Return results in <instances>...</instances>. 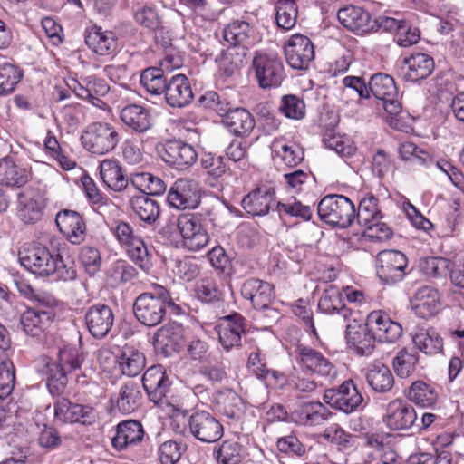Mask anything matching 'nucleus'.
<instances>
[{"label": "nucleus", "mask_w": 464, "mask_h": 464, "mask_svg": "<svg viewBox=\"0 0 464 464\" xmlns=\"http://www.w3.org/2000/svg\"><path fill=\"white\" fill-rule=\"evenodd\" d=\"M18 256L21 265L36 276H54L56 279L63 281L73 280L76 277L73 266L65 265L58 253H53L40 244L23 247Z\"/></svg>", "instance_id": "1"}, {"label": "nucleus", "mask_w": 464, "mask_h": 464, "mask_svg": "<svg viewBox=\"0 0 464 464\" xmlns=\"http://www.w3.org/2000/svg\"><path fill=\"white\" fill-rule=\"evenodd\" d=\"M167 306L176 307L169 292L161 285L155 287V292L140 295L133 304L136 319L148 327L160 324L166 316Z\"/></svg>", "instance_id": "2"}, {"label": "nucleus", "mask_w": 464, "mask_h": 464, "mask_svg": "<svg viewBox=\"0 0 464 464\" xmlns=\"http://www.w3.org/2000/svg\"><path fill=\"white\" fill-rule=\"evenodd\" d=\"M317 213L321 220L341 228H346L355 221L354 204L339 194L324 196L318 203Z\"/></svg>", "instance_id": "3"}, {"label": "nucleus", "mask_w": 464, "mask_h": 464, "mask_svg": "<svg viewBox=\"0 0 464 464\" xmlns=\"http://www.w3.org/2000/svg\"><path fill=\"white\" fill-rule=\"evenodd\" d=\"M120 138L117 129L111 123L94 121L82 130L81 142L89 152L104 155L116 148Z\"/></svg>", "instance_id": "4"}, {"label": "nucleus", "mask_w": 464, "mask_h": 464, "mask_svg": "<svg viewBox=\"0 0 464 464\" xmlns=\"http://www.w3.org/2000/svg\"><path fill=\"white\" fill-rule=\"evenodd\" d=\"M112 231L120 244L126 247L129 257L142 270L149 271L152 266L151 255L133 227L125 221H119Z\"/></svg>", "instance_id": "5"}, {"label": "nucleus", "mask_w": 464, "mask_h": 464, "mask_svg": "<svg viewBox=\"0 0 464 464\" xmlns=\"http://www.w3.org/2000/svg\"><path fill=\"white\" fill-rule=\"evenodd\" d=\"M295 362L304 373L314 374L332 381L337 371L334 363L321 352L304 344H298L295 349Z\"/></svg>", "instance_id": "6"}, {"label": "nucleus", "mask_w": 464, "mask_h": 464, "mask_svg": "<svg viewBox=\"0 0 464 464\" xmlns=\"http://www.w3.org/2000/svg\"><path fill=\"white\" fill-rule=\"evenodd\" d=\"M255 75L260 88H278L285 79L283 62L276 55L257 53L253 59Z\"/></svg>", "instance_id": "7"}, {"label": "nucleus", "mask_w": 464, "mask_h": 464, "mask_svg": "<svg viewBox=\"0 0 464 464\" xmlns=\"http://www.w3.org/2000/svg\"><path fill=\"white\" fill-rule=\"evenodd\" d=\"M161 160L178 170H186L198 160L195 148L181 140H169L157 146Z\"/></svg>", "instance_id": "8"}, {"label": "nucleus", "mask_w": 464, "mask_h": 464, "mask_svg": "<svg viewBox=\"0 0 464 464\" xmlns=\"http://www.w3.org/2000/svg\"><path fill=\"white\" fill-rule=\"evenodd\" d=\"M324 401L344 413H352L362 403L363 397L357 385L352 380H347L336 389L326 390Z\"/></svg>", "instance_id": "9"}, {"label": "nucleus", "mask_w": 464, "mask_h": 464, "mask_svg": "<svg viewBox=\"0 0 464 464\" xmlns=\"http://www.w3.org/2000/svg\"><path fill=\"white\" fill-rule=\"evenodd\" d=\"M54 417L63 423L92 425L98 420V413L92 406L72 403L67 398L60 397L54 402Z\"/></svg>", "instance_id": "10"}, {"label": "nucleus", "mask_w": 464, "mask_h": 464, "mask_svg": "<svg viewBox=\"0 0 464 464\" xmlns=\"http://www.w3.org/2000/svg\"><path fill=\"white\" fill-rule=\"evenodd\" d=\"M190 434L205 443L218 441L223 436V427L208 411H196L188 420Z\"/></svg>", "instance_id": "11"}, {"label": "nucleus", "mask_w": 464, "mask_h": 464, "mask_svg": "<svg viewBox=\"0 0 464 464\" xmlns=\"http://www.w3.org/2000/svg\"><path fill=\"white\" fill-rule=\"evenodd\" d=\"M407 264V258L401 251H381L376 258L377 276L387 284L397 283L404 277Z\"/></svg>", "instance_id": "12"}, {"label": "nucleus", "mask_w": 464, "mask_h": 464, "mask_svg": "<svg viewBox=\"0 0 464 464\" xmlns=\"http://www.w3.org/2000/svg\"><path fill=\"white\" fill-rule=\"evenodd\" d=\"M184 247L198 251L209 242V236L202 227L199 218L194 214H182L177 221Z\"/></svg>", "instance_id": "13"}, {"label": "nucleus", "mask_w": 464, "mask_h": 464, "mask_svg": "<svg viewBox=\"0 0 464 464\" xmlns=\"http://www.w3.org/2000/svg\"><path fill=\"white\" fill-rule=\"evenodd\" d=\"M285 55L290 67L305 70L314 59V46L305 35L293 34L285 44Z\"/></svg>", "instance_id": "14"}, {"label": "nucleus", "mask_w": 464, "mask_h": 464, "mask_svg": "<svg viewBox=\"0 0 464 464\" xmlns=\"http://www.w3.org/2000/svg\"><path fill=\"white\" fill-rule=\"evenodd\" d=\"M168 202L177 209L196 208L200 203L198 184L193 179H177L169 188Z\"/></svg>", "instance_id": "15"}, {"label": "nucleus", "mask_w": 464, "mask_h": 464, "mask_svg": "<svg viewBox=\"0 0 464 464\" xmlns=\"http://www.w3.org/2000/svg\"><path fill=\"white\" fill-rule=\"evenodd\" d=\"M382 420L391 430H406L416 423L417 412L408 402L393 400L387 404Z\"/></svg>", "instance_id": "16"}, {"label": "nucleus", "mask_w": 464, "mask_h": 464, "mask_svg": "<svg viewBox=\"0 0 464 464\" xmlns=\"http://www.w3.org/2000/svg\"><path fill=\"white\" fill-rule=\"evenodd\" d=\"M366 321L378 342L393 343L402 334L401 325L382 311H372L368 314Z\"/></svg>", "instance_id": "17"}, {"label": "nucleus", "mask_w": 464, "mask_h": 464, "mask_svg": "<svg viewBox=\"0 0 464 464\" xmlns=\"http://www.w3.org/2000/svg\"><path fill=\"white\" fill-rule=\"evenodd\" d=\"M85 325L89 333L96 339L104 338L114 324L111 308L106 304L90 306L84 315Z\"/></svg>", "instance_id": "18"}, {"label": "nucleus", "mask_w": 464, "mask_h": 464, "mask_svg": "<svg viewBox=\"0 0 464 464\" xmlns=\"http://www.w3.org/2000/svg\"><path fill=\"white\" fill-rule=\"evenodd\" d=\"M241 295L256 310H268L276 297L273 285L258 278L246 279L241 286Z\"/></svg>", "instance_id": "19"}, {"label": "nucleus", "mask_w": 464, "mask_h": 464, "mask_svg": "<svg viewBox=\"0 0 464 464\" xmlns=\"http://www.w3.org/2000/svg\"><path fill=\"white\" fill-rule=\"evenodd\" d=\"M245 319L239 314L223 317L216 325L218 340L222 347L229 351L241 344L242 334L245 333Z\"/></svg>", "instance_id": "20"}, {"label": "nucleus", "mask_w": 464, "mask_h": 464, "mask_svg": "<svg viewBox=\"0 0 464 464\" xmlns=\"http://www.w3.org/2000/svg\"><path fill=\"white\" fill-rule=\"evenodd\" d=\"M55 222L60 232L72 244L79 245L85 240L86 225L78 212L68 209L60 211Z\"/></svg>", "instance_id": "21"}, {"label": "nucleus", "mask_w": 464, "mask_h": 464, "mask_svg": "<svg viewBox=\"0 0 464 464\" xmlns=\"http://www.w3.org/2000/svg\"><path fill=\"white\" fill-rule=\"evenodd\" d=\"M84 38L87 46L98 55H110L117 51L118 38L112 31L92 25L86 29Z\"/></svg>", "instance_id": "22"}, {"label": "nucleus", "mask_w": 464, "mask_h": 464, "mask_svg": "<svg viewBox=\"0 0 464 464\" xmlns=\"http://www.w3.org/2000/svg\"><path fill=\"white\" fill-rule=\"evenodd\" d=\"M345 337L350 349L355 351L360 356L370 355L374 349L375 337L367 322L362 324H348Z\"/></svg>", "instance_id": "23"}, {"label": "nucleus", "mask_w": 464, "mask_h": 464, "mask_svg": "<svg viewBox=\"0 0 464 464\" xmlns=\"http://www.w3.org/2000/svg\"><path fill=\"white\" fill-rule=\"evenodd\" d=\"M165 100L172 108H183L191 103L194 94L190 82L184 74L173 75L165 90Z\"/></svg>", "instance_id": "24"}, {"label": "nucleus", "mask_w": 464, "mask_h": 464, "mask_svg": "<svg viewBox=\"0 0 464 464\" xmlns=\"http://www.w3.org/2000/svg\"><path fill=\"white\" fill-rule=\"evenodd\" d=\"M51 304L53 301L48 300L44 308L27 309L22 314L21 324L26 334L38 336L52 322L55 313Z\"/></svg>", "instance_id": "25"}, {"label": "nucleus", "mask_w": 464, "mask_h": 464, "mask_svg": "<svg viewBox=\"0 0 464 464\" xmlns=\"http://www.w3.org/2000/svg\"><path fill=\"white\" fill-rule=\"evenodd\" d=\"M69 87L76 96L83 100H89L92 104L102 108L104 102L100 99L109 92V86L104 80L90 76L83 79L82 82L72 80Z\"/></svg>", "instance_id": "26"}, {"label": "nucleus", "mask_w": 464, "mask_h": 464, "mask_svg": "<svg viewBox=\"0 0 464 464\" xmlns=\"http://www.w3.org/2000/svg\"><path fill=\"white\" fill-rule=\"evenodd\" d=\"M142 385L150 399L160 402L166 395L169 380L162 365L150 367L142 376Z\"/></svg>", "instance_id": "27"}, {"label": "nucleus", "mask_w": 464, "mask_h": 464, "mask_svg": "<svg viewBox=\"0 0 464 464\" xmlns=\"http://www.w3.org/2000/svg\"><path fill=\"white\" fill-rule=\"evenodd\" d=\"M337 17L344 27L358 34L369 33L373 28L370 24V14L360 6L347 5L343 7L338 11Z\"/></svg>", "instance_id": "28"}, {"label": "nucleus", "mask_w": 464, "mask_h": 464, "mask_svg": "<svg viewBox=\"0 0 464 464\" xmlns=\"http://www.w3.org/2000/svg\"><path fill=\"white\" fill-rule=\"evenodd\" d=\"M275 194V189L271 187H258L244 197L242 207L248 214L264 216L269 212L276 198Z\"/></svg>", "instance_id": "29"}, {"label": "nucleus", "mask_w": 464, "mask_h": 464, "mask_svg": "<svg viewBox=\"0 0 464 464\" xmlns=\"http://www.w3.org/2000/svg\"><path fill=\"white\" fill-rule=\"evenodd\" d=\"M145 436L141 423L135 420L120 422L116 427V434L111 440L112 446L117 450H124L140 443Z\"/></svg>", "instance_id": "30"}, {"label": "nucleus", "mask_w": 464, "mask_h": 464, "mask_svg": "<svg viewBox=\"0 0 464 464\" xmlns=\"http://www.w3.org/2000/svg\"><path fill=\"white\" fill-rule=\"evenodd\" d=\"M411 306L420 318L434 316L440 306L439 292L431 286L418 289L411 299Z\"/></svg>", "instance_id": "31"}, {"label": "nucleus", "mask_w": 464, "mask_h": 464, "mask_svg": "<svg viewBox=\"0 0 464 464\" xmlns=\"http://www.w3.org/2000/svg\"><path fill=\"white\" fill-rule=\"evenodd\" d=\"M17 216L24 224L38 222L44 214V203L42 197L34 192H24L18 196Z\"/></svg>", "instance_id": "32"}, {"label": "nucleus", "mask_w": 464, "mask_h": 464, "mask_svg": "<svg viewBox=\"0 0 464 464\" xmlns=\"http://www.w3.org/2000/svg\"><path fill=\"white\" fill-rule=\"evenodd\" d=\"M403 64L407 69L403 77L410 82H417L427 78L435 67L433 58L423 53H416L405 57Z\"/></svg>", "instance_id": "33"}, {"label": "nucleus", "mask_w": 464, "mask_h": 464, "mask_svg": "<svg viewBox=\"0 0 464 464\" xmlns=\"http://www.w3.org/2000/svg\"><path fill=\"white\" fill-rule=\"evenodd\" d=\"M225 127L234 135L247 137L256 126L253 115L244 108H234L222 120Z\"/></svg>", "instance_id": "34"}, {"label": "nucleus", "mask_w": 464, "mask_h": 464, "mask_svg": "<svg viewBox=\"0 0 464 464\" xmlns=\"http://www.w3.org/2000/svg\"><path fill=\"white\" fill-rule=\"evenodd\" d=\"M328 416V410L319 401L302 403L292 412L295 421L305 426L319 425L326 420Z\"/></svg>", "instance_id": "35"}, {"label": "nucleus", "mask_w": 464, "mask_h": 464, "mask_svg": "<svg viewBox=\"0 0 464 464\" xmlns=\"http://www.w3.org/2000/svg\"><path fill=\"white\" fill-rule=\"evenodd\" d=\"M318 308L324 314H336L346 321L352 315V312L348 309L342 300L340 290L334 285L327 286L318 302Z\"/></svg>", "instance_id": "36"}, {"label": "nucleus", "mask_w": 464, "mask_h": 464, "mask_svg": "<svg viewBox=\"0 0 464 464\" xmlns=\"http://www.w3.org/2000/svg\"><path fill=\"white\" fill-rule=\"evenodd\" d=\"M414 346L427 355L442 353L444 342L440 334L433 328H420L412 334Z\"/></svg>", "instance_id": "37"}, {"label": "nucleus", "mask_w": 464, "mask_h": 464, "mask_svg": "<svg viewBox=\"0 0 464 464\" xmlns=\"http://www.w3.org/2000/svg\"><path fill=\"white\" fill-rule=\"evenodd\" d=\"M100 175L104 184L114 191L120 192L128 187L129 179L116 160H102L100 164Z\"/></svg>", "instance_id": "38"}, {"label": "nucleus", "mask_w": 464, "mask_h": 464, "mask_svg": "<svg viewBox=\"0 0 464 464\" xmlns=\"http://www.w3.org/2000/svg\"><path fill=\"white\" fill-rule=\"evenodd\" d=\"M121 121L136 132H145L150 126V116L149 111L137 104L125 106L120 114Z\"/></svg>", "instance_id": "39"}, {"label": "nucleus", "mask_w": 464, "mask_h": 464, "mask_svg": "<svg viewBox=\"0 0 464 464\" xmlns=\"http://www.w3.org/2000/svg\"><path fill=\"white\" fill-rule=\"evenodd\" d=\"M118 362L121 372L127 376L134 377L140 374L146 366V358L139 349L130 346H123Z\"/></svg>", "instance_id": "40"}, {"label": "nucleus", "mask_w": 464, "mask_h": 464, "mask_svg": "<svg viewBox=\"0 0 464 464\" xmlns=\"http://www.w3.org/2000/svg\"><path fill=\"white\" fill-rule=\"evenodd\" d=\"M368 384L376 392H387L394 385L393 375L384 364L375 363L372 364L366 374Z\"/></svg>", "instance_id": "41"}, {"label": "nucleus", "mask_w": 464, "mask_h": 464, "mask_svg": "<svg viewBox=\"0 0 464 464\" xmlns=\"http://www.w3.org/2000/svg\"><path fill=\"white\" fill-rule=\"evenodd\" d=\"M253 38L254 28L245 21H233L224 29V39L233 46L249 44Z\"/></svg>", "instance_id": "42"}, {"label": "nucleus", "mask_w": 464, "mask_h": 464, "mask_svg": "<svg viewBox=\"0 0 464 464\" xmlns=\"http://www.w3.org/2000/svg\"><path fill=\"white\" fill-rule=\"evenodd\" d=\"M130 206L139 218L148 224H152L160 216V205L148 195L132 197Z\"/></svg>", "instance_id": "43"}, {"label": "nucleus", "mask_w": 464, "mask_h": 464, "mask_svg": "<svg viewBox=\"0 0 464 464\" xmlns=\"http://www.w3.org/2000/svg\"><path fill=\"white\" fill-rule=\"evenodd\" d=\"M407 397L420 407H432L438 401L439 393L430 384L416 381L410 386Z\"/></svg>", "instance_id": "44"}, {"label": "nucleus", "mask_w": 464, "mask_h": 464, "mask_svg": "<svg viewBox=\"0 0 464 464\" xmlns=\"http://www.w3.org/2000/svg\"><path fill=\"white\" fill-rule=\"evenodd\" d=\"M140 400L141 392L139 385L129 382L120 388L116 407L121 412L130 414L139 407Z\"/></svg>", "instance_id": "45"}, {"label": "nucleus", "mask_w": 464, "mask_h": 464, "mask_svg": "<svg viewBox=\"0 0 464 464\" xmlns=\"http://www.w3.org/2000/svg\"><path fill=\"white\" fill-rule=\"evenodd\" d=\"M376 99L390 101L397 95V87L392 76L385 73H376L369 81V94Z\"/></svg>", "instance_id": "46"}, {"label": "nucleus", "mask_w": 464, "mask_h": 464, "mask_svg": "<svg viewBox=\"0 0 464 464\" xmlns=\"http://www.w3.org/2000/svg\"><path fill=\"white\" fill-rule=\"evenodd\" d=\"M27 182L26 170L17 166L11 158L0 160V184L21 187Z\"/></svg>", "instance_id": "47"}, {"label": "nucleus", "mask_w": 464, "mask_h": 464, "mask_svg": "<svg viewBox=\"0 0 464 464\" xmlns=\"http://www.w3.org/2000/svg\"><path fill=\"white\" fill-rule=\"evenodd\" d=\"M382 218L381 211L378 208V199L373 196L363 198L360 203L357 211L355 210V220L360 226L372 228L373 222H378Z\"/></svg>", "instance_id": "48"}, {"label": "nucleus", "mask_w": 464, "mask_h": 464, "mask_svg": "<svg viewBox=\"0 0 464 464\" xmlns=\"http://www.w3.org/2000/svg\"><path fill=\"white\" fill-rule=\"evenodd\" d=\"M142 87L152 95L165 92L168 86L162 68L150 67L142 71L140 79Z\"/></svg>", "instance_id": "49"}, {"label": "nucleus", "mask_w": 464, "mask_h": 464, "mask_svg": "<svg viewBox=\"0 0 464 464\" xmlns=\"http://www.w3.org/2000/svg\"><path fill=\"white\" fill-rule=\"evenodd\" d=\"M276 20L278 27L290 30L295 25L297 5L294 0H278L276 4Z\"/></svg>", "instance_id": "50"}, {"label": "nucleus", "mask_w": 464, "mask_h": 464, "mask_svg": "<svg viewBox=\"0 0 464 464\" xmlns=\"http://www.w3.org/2000/svg\"><path fill=\"white\" fill-rule=\"evenodd\" d=\"M182 334V326L177 323H169L154 334V344L162 348H171L178 344Z\"/></svg>", "instance_id": "51"}, {"label": "nucleus", "mask_w": 464, "mask_h": 464, "mask_svg": "<svg viewBox=\"0 0 464 464\" xmlns=\"http://www.w3.org/2000/svg\"><path fill=\"white\" fill-rule=\"evenodd\" d=\"M278 110L288 119L302 120L305 116V103L295 94L282 96Z\"/></svg>", "instance_id": "52"}, {"label": "nucleus", "mask_w": 464, "mask_h": 464, "mask_svg": "<svg viewBox=\"0 0 464 464\" xmlns=\"http://www.w3.org/2000/svg\"><path fill=\"white\" fill-rule=\"evenodd\" d=\"M195 293L197 298L205 303H214L222 298V291L213 277L199 279L195 285Z\"/></svg>", "instance_id": "53"}, {"label": "nucleus", "mask_w": 464, "mask_h": 464, "mask_svg": "<svg viewBox=\"0 0 464 464\" xmlns=\"http://www.w3.org/2000/svg\"><path fill=\"white\" fill-rule=\"evenodd\" d=\"M47 388L53 396H61L66 389L68 377L65 369L61 366H55L53 363L48 364Z\"/></svg>", "instance_id": "54"}, {"label": "nucleus", "mask_w": 464, "mask_h": 464, "mask_svg": "<svg viewBox=\"0 0 464 464\" xmlns=\"http://www.w3.org/2000/svg\"><path fill=\"white\" fill-rule=\"evenodd\" d=\"M274 150L286 166L295 167L304 160V150L295 143L283 144L276 141L274 143Z\"/></svg>", "instance_id": "55"}, {"label": "nucleus", "mask_w": 464, "mask_h": 464, "mask_svg": "<svg viewBox=\"0 0 464 464\" xmlns=\"http://www.w3.org/2000/svg\"><path fill=\"white\" fill-rule=\"evenodd\" d=\"M22 78V72L10 63L0 66V95L12 92Z\"/></svg>", "instance_id": "56"}, {"label": "nucleus", "mask_w": 464, "mask_h": 464, "mask_svg": "<svg viewBox=\"0 0 464 464\" xmlns=\"http://www.w3.org/2000/svg\"><path fill=\"white\" fill-rule=\"evenodd\" d=\"M84 354L74 347H65L59 353V362L53 364L65 369L67 374L79 370L84 362Z\"/></svg>", "instance_id": "57"}, {"label": "nucleus", "mask_w": 464, "mask_h": 464, "mask_svg": "<svg viewBox=\"0 0 464 464\" xmlns=\"http://www.w3.org/2000/svg\"><path fill=\"white\" fill-rule=\"evenodd\" d=\"M417 363L418 357L406 351L398 353L392 362L394 372L400 378L411 376L415 372Z\"/></svg>", "instance_id": "58"}, {"label": "nucleus", "mask_w": 464, "mask_h": 464, "mask_svg": "<svg viewBox=\"0 0 464 464\" xmlns=\"http://www.w3.org/2000/svg\"><path fill=\"white\" fill-rule=\"evenodd\" d=\"M134 20L140 25L150 30H157L161 25V19L158 11L150 5L139 7L134 12Z\"/></svg>", "instance_id": "59"}, {"label": "nucleus", "mask_w": 464, "mask_h": 464, "mask_svg": "<svg viewBox=\"0 0 464 464\" xmlns=\"http://www.w3.org/2000/svg\"><path fill=\"white\" fill-rule=\"evenodd\" d=\"M276 210L280 215L285 214L290 217L300 218L306 221L310 220L312 218L311 208L302 204L295 198H292L287 202H278L276 205Z\"/></svg>", "instance_id": "60"}, {"label": "nucleus", "mask_w": 464, "mask_h": 464, "mask_svg": "<svg viewBox=\"0 0 464 464\" xmlns=\"http://www.w3.org/2000/svg\"><path fill=\"white\" fill-rule=\"evenodd\" d=\"M80 261L84 266L85 271L91 275H95L102 266V256L100 251L95 246H85L80 252Z\"/></svg>", "instance_id": "61"}, {"label": "nucleus", "mask_w": 464, "mask_h": 464, "mask_svg": "<svg viewBox=\"0 0 464 464\" xmlns=\"http://www.w3.org/2000/svg\"><path fill=\"white\" fill-rule=\"evenodd\" d=\"M172 272L179 279L189 282L198 276L199 267L194 259L185 257L174 261Z\"/></svg>", "instance_id": "62"}, {"label": "nucleus", "mask_w": 464, "mask_h": 464, "mask_svg": "<svg viewBox=\"0 0 464 464\" xmlns=\"http://www.w3.org/2000/svg\"><path fill=\"white\" fill-rule=\"evenodd\" d=\"M136 275V268L123 260H117L108 270V276L116 284L129 282L132 280Z\"/></svg>", "instance_id": "63"}, {"label": "nucleus", "mask_w": 464, "mask_h": 464, "mask_svg": "<svg viewBox=\"0 0 464 464\" xmlns=\"http://www.w3.org/2000/svg\"><path fill=\"white\" fill-rule=\"evenodd\" d=\"M185 446L176 441L169 440L162 443L159 449L161 464H176L185 452Z\"/></svg>", "instance_id": "64"}]
</instances>
